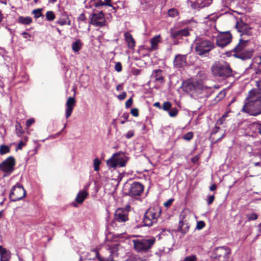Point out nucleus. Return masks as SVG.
Instances as JSON below:
<instances>
[{
  "mask_svg": "<svg viewBox=\"0 0 261 261\" xmlns=\"http://www.w3.org/2000/svg\"><path fill=\"white\" fill-rule=\"evenodd\" d=\"M242 111L252 116L260 114L261 92L258 91L257 89H252L249 91Z\"/></svg>",
  "mask_w": 261,
  "mask_h": 261,
  "instance_id": "1",
  "label": "nucleus"
},
{
  "mask_svg": "<svg viewBox=\"0 0 261 261\" xmlns=\"http://www.w3.org/2000/svg\"><path fill=\"white\" fill-rule=\"evenodd\" d=\"M211 72L214 76L221 77L223 79L232 75L231 68L229 65L225 62L215 63L211 67Z\"/></svg>",
  "mask_w": 261,
  "mask_h": 261,
  "instance_id": "2",
  "label": "nucleus"
},
{
  "mask_svg": "<svg viewBox=\"0 0 261 261\" xmlns=\"http://www.w3.org/2000/svg\"><path fill=\"white\" fill-rule=\"evenodd\" d=\"M195 45V52L199 56L204 55L215 48L213 41L204 38L196 40Z\"/></svg>",
  "mask_w": 261,
  "mask_h": 261,
  "instance_id": "3",
  "label": "nucleus"
},
{
  "mask_svg": "<svg viewBox=\"0 0 261 261\" xmlns=\"http://www.w3.org/2000/svg\"><path fill=\"white\" fill-rule=\"evenodd\" d=\"M161 212L160 208L158 206L149 208L144 216L143 222L144 225L151 226L156 223Z\"/></svg>",
  "mask_w": 261,
  "mask_h": 261,
  "instance_id": "4",
  "label": "nucleus"
},
{
  "mask_svg": "<svg viewBox=\"0 0 261 261\" xmlns=\"http://www.w3.org/2000/svg\"><path fill=\"white\" fill-rule=\"evenodd\" d=\"M155 242L154 238L149 239H137L133 241L134 247L138 252H145L150 249Z\"/></svg>",
  "mask_w": 261,
  "mask_h": 261,
  "instance_id": "5",
  "label": "nucleus"
},
{
  "mask_svg": "<svg viewBox=\"0 0 261 261\" xmlns=\"http://www.w3.org/2000/svg\"><path fill=\"white\" fill-rule=\"evenodd\" d=\"M231 250L226 246H220L215 248L213 251L212 259L213 261H228Z\"/></svg>",
  "mask_w": 261,
  "mask_h": 261,
  "instance_id": "6",
  "label": "nucleus"
},
{
  "mask_svg": "<svg viewBox=\"0 0 261 261\" xmlns=\"http://www.w3.org/2000/svg\"><path fill=\"white\" fill-rule=\"evenodd\" d=\"M25 195L26 192L23 187L19 184H17L11 190L9 197L11 201H17L24 197Z\"/></svg>",
  "mask_w": 261,
  "mask_h": 261,
  "instance_id": "7",
  "label": "nucleus"
},
{
  "mask_svg": "<svg viewBox=\"0 0 261 261\" xmlns=\"http://www.w3.org/2000/svg\"><path fill=\"white\" fill-rule=\"evenodd\" d=\"M128 212L126 209L119 208L116 210L114 214V219L112 225L117 223H123L128 220Z\"/></svg>",
  "mask_w": 261,
  "mask_h": 261,
  "instance_id": "8",
  "label": "nucleus"
},
{
  "mask_svg": "<svg viewBox=\"0 0 261 261\" xmlns=\"http://www.w3.org/2000/svg\"><path fill=\"white\" fill-rule=\"evenodd\" d=\"M109 168H115L117 166L124 167L125 161L118 153H114L113 156L107 161Z\"/></svg>",
  "mask_w": 261,
  "mask_h": 261,
  "instance_id": "9",
  "label": "nucleus"
},
{
  "mask_svg": "<svg viewBox=\"0 0 261 261\" xmlns=\"http://www.w3.org/2000/svg\"><path fill=\"white\" fill-rule=\"evenodd\" d=\"M90 23L97 27H102L106 25V21L102 12L93 13L90 17Z\"/></svg>",
  "mask_w": 261,
  "mask_h": 261,
  "instance_id": "10",
  "label": "nucleus"
},
{
  "mask_svg": "<svg viewBox=\"0 0 261 261\" xmlns=\"http://www.w3.org/2000/svg\"><path fill=\"white\" fill-rule=\"evenodd\" d=\"M232 39V36L229 32H225L219 34L216 38V44L221 47H224L228 45Z\"/></svg>",
  "mask_w": 261,
  "mask_h": 261,
  "instance_id": "11",
  "label": "nucleus"
},
{
  "mask_svg": "<svg viewBox=\"0 0 261 261\" xmlns=\"http://www.w3.org/2000/svg\"><path fill=\"white\" fill-rule=\"evenodd\" d=\"M15 160L13 157H9L0 164V169L7 173H11L14 170Z\"/></svg>",
  "mask_w": 261,
  "mask_h": 261,
  "instance_id": "12",
  "label": "nucleus"
},
{
  "mask_svg": "<svg viewBox=\"0 0 261 261\" xmlns=\"http://www.w3.org/2000/svg\"><path fill=\"white\" fill-rule=\"evenodd\" d=\"M236 27L238 31L241 33V36L247 35L250 36L252 35V28L248 24L243 22L242 21H238Z\"/></svg>",
  "mask_w": 261,
  "mask_h": 261,
  "instance_id": "13",
  "label": "nucleus"
},
{
  "mask_svg": "<svg viewBox=\"0 0 261 261\" xmlns=\"http://www.w3.org/2000/svg\"><path fill=\"white\" fill-rule=\"evenodd\" d=\"M76 100L74 97H69L66 102L65 114L66 118L69 117L73 111L74 107L75 106Z\"/></svg>",
  "mask_w": 261,
  "mask_h": 261,
  "instance_id": "14",
  "label": "nucleus"
},
{
  "mask_svg": "<svg viewBox=\"0 0 261 261\" xmlns=\"http://www.w3.org/2000/svg\"><path fill=\"white\" fill-rule=\"evenodd\" d=\"M143 191V186L139 182H134L130 186L129 194L132 196H138Z\"/></svg>",
  "mask_w": 261,
  "mask_h": 261,
  "instance_id": "15",
  "label": "nucleus"
},
{
  "mask_svg": "<svg viewBox=\"0 0 261 261\" xmlns=\"http://www.w3.org/2000/svg\"><path fill=\"white\" fill-rule=\"evenodd\" d=\"M185 90L187 92H193L194 90H202L203 86L202 84H199L196 82H187L184 86Z\"/></svg>",
  "mask_w": 261,
  "mask_h": 261,
  "instance_id": "16",
  "label": "nucleus"
},
{
  "mask_svg": "<svg viewBox=\"0 0 261 261\" xmlns=\"http://www.w3.org/2000/svg\"><path fill=\"white\" fill-rule=\"evenodd\" d=\"M186 64V57L185 55H177L174 60V66L177 68L183 67Z\"/></svg>",
  "mask_w": 261,
  "mask_h": 261,
  "instance_id": "17",
  "label": "nucleus"
},
{
  "mask_svg": "<svg viewBox=\"0 0 261 261\" xmlns=\"http://www.w3.org/2000/svg\"><path fill=\"white\" fill-rule=\"evenodd\" d=\"M189 34V30L188 29H184L171 32V37L173 38H178L184 36H188Z\"/></svg>",
  "mask_w": 261,
  "mask_h": 261,
  "instance_id": "18",
  "label": "nucleus"
},
{
  "mask_svg": "<svg viewBox=\"0 0 261 261\" xmlns=\"http://www.w3.org/2000/svg\"><path fill=\"white\" fill-rule=\"evenodd\" d=\"M162 71L160 69L153 71L151 77L156 82H158L160 83H163L164 78L162 74Z\"/></svg>",
  "mask_w": 261,
  "mask_h": 261,
  "instance_id": "19",
  "label": "nucleus"
},
{
  "mask_svg": "<svg viewBox=\"0 0 261 261\" xmlns=\"http://www.w3.org/2000/svg\"><path fill=\"white\" fill-rule=\"evenodd\" d=\"M125 41L127 43V46L129 48L133 49L135 46V41L133 38L132 35L129 32L124 33Z\"/></svg>",
  "mask_w": 261,
  "mask_h": 261,
  "instance_id": "20",
  "label": "nucleus"
},
{
  "mask_svg": "<svg viewBox=\"0 0 261 261\" xmlns=\"http://www.w3.org/2000/svg\"><path fill=\"white\" fill-rule=\"evenodd\" d=\"M247 43L248 40H245L243 39H240L239 43L233 49L234 51L237 54L241 53L247 46Z\"/></svg>",
  "mask_w": 261,
  "mask_h": 261,
  "instance_id": "21",
  "label": "nucleus"
},
{
  "mask_svg": "<svg viewBox=\"0 0 261 261\" xmlns=\"http://www.w3.org/2000/svg\"><path fill=\"white\" fill-rule=\"evenodd\" d=\"M253 50H250L248 51H241L237 55V57L243 60L250 59L253 55Z\"/></svg>",
  "mask_w": 261,
  "mask_h": 261,
  "instance_id": "22",
  "label": "nucleus"
},
{
  "mask_svg": "<svg viewBox=\"0 0 261 261\" xmlns=\"http://www.w3.org/2000/svg\"><path fill=\"white\" fill-rule=\"evenodd\" d=\"M161 39L160 35L155 36L151 38L150 40V49L153 50L158 49V44L161 42Z\"/></svg>",
  "mask_w": 261,
  "mask_h": 261,
  "instance_id": "23",
  "label": "nucleus"
},
{
  "mask_svg": "<svg viewBox=\"0 0 261 261\" xmlns=\"http://www.w3.org/2000/svg\"><path fill=\"white\" fill-rule=\"evenodd\" d=\"M88 195V193L86 191L83 190L80 191L76 196V201L79 203H82L86 198Z\"/></svg>",
  "mask_w": 261,
  "mask_h": 261,
  "instance_id": "24",
  "label": "nucleus"
},
{
  "mask_svg": "<svg viewBox=\"0 0 261 261\" xmlns=\"http://www.w3.org/2000/svg\"><path fill=\"white\" fill-rule=\"evenodd\" d=\"M57 23L61 25H64L66 24L70 25L71 24V21L70 20L67 15L64 14L62 15V17L58 19Z\"/></svg>",
  "mask_w": 261,
  "mask_h": 261,
  "instance_id": "25",
  "label": "nucleus"
},
{
  "mask_svg": "<svg viewBox=\"0 0 261 261\" xmlns=\"http://www.w3.org/2000/svg\"><path fill=\"white\" fill-rule=\"evenodd\" d=\"M17 21L22 24L28 25L32 22V19L30 17L20 16L18 18Z\"/></svg>",
  "mask_w": 261,
  "mask_h": 261,
  "instance_id": "26",
  "label": "nucleus"
},
{
  "mask_svg": "<svg viewBox=\"0 0 261 261\" xmlns=\"http://www.w3.org/2000/svg\"><path fill=\"white\" fill-rule=\"evenodd\" d=\"M119 244L118 243H116L111 245L109 246L108 250L110 251L111 256L113 257V255H115L117 253L119 249Z\"/></svg>",
  "mask_w": 261,
  "mask_h": 261,
  "instance_id": "27",
  "label": "nucleus"
},
{
  "mask_svg": "<svg viewBox=\"0 0 261 261\" xmlns=\"http://www.w3.org/2000/svg\"><path fill=\"white\" fill-rule=\"evenodd\" d=\"M82 45L81 41L79 39L77 40L72 44V49L74 51L77 52L81 49Z\"/></svg>",
  "mask_w": 261,
  "mask_h": 261,
  "instance_id": "28",
  "label": "nucleus"
},
{
  "mask_svg": "<svg viewBox=\"0 0 261 261\" xmlns=\"http://www.w3.org/2000/svg\"><path fill=\"white\" fill-rule=\"evenodd\" d=\"M94 251L96 253V257L99 261H115L111 255H110L108 258L102 257L100 256V254L97 251L94 250Z\"/></svg>",
  "mask_w": 261,
  "mask_h": 261,
  "instance_id": "29",
  "label": "nucleus"
},
{
  "mask_svg": "<svg viewBox=\"0 0 261 261\" xmlns=\"http://www.w3.org/2000/svg\"><path fill=\"white\" fill-rule=\"evenodd\" d=\"M101 162L98 158H95L93 161V167L95 171H98L99 169V166Z\"/></svg>",
  "mask_w": 261,
  "mask_h": 261,
  "instance_id": "30",
  "label": "nucleus"
},
{
  "mask_svg": "<svg viewBox=\"0 0 261 261\" xmlns=\"http://www.w3.org/2000/svg\"><path fill=\"white\" fill-rule=\"evenodd\" d=\"M11 257V253L8 251L6 253L1 256L0 261H9Z\"/></svg>",
  "mask_w": 261,
  "mask_h": 261,
  "instance_id": "31",
  "label": "nucleus"
},
{
  "mask_svg": "<svg viewBox=\"0 0 261 261\" xmlns=\"http://www.w3.org/2000/svg\"><path fill=\"white\" fill-rule=\"evenodd\" d=\"M46 17L47 20L53 21L55 18V15L53 11H47L46 13Z\"/></svg>",
  "mask_w": 261,
  "mask_h": 261,
  "instance_id": "32",
  "label": "nucleus"
},
{
  "mask_svg": "<svg viewBox=\"0 0 261 261\" xmlns=\"http://www.w3.org/2000/svg\"><path fill=\"white\" fill-rule=\"evenodd\" d=\"M10 151V148L8 146L2 145L0 147V154L3 155Z\"/></svg>",
  "mask_w": 261,
  "mask_h": 261,
  "instance_id": "33",
  "label": "nucleus"
},
{
  "mask_svg": "<svg viewBox=\"0 0 261 261\" xmlns=\"http://www.w3.org/2000/svg\"><path fill=\"white\" fill-rule=\"evenodd\" d=\"M42 9H37L33 10V13L34 14V16L35 18H39L41 16H43V14L41 13Z\"/></svg>",
  "mask_w": 261,
  "mask_h": 261,
  "instance_id": "34",
  "label": "nucleus"
},
{
  "mask_svg": "<svg viewBox=\"0 0 261 261\" xmlns=\"http://www.w3.org/2000/svg\"><path fill=\"white\" fill-rule=\"evenodd\" d=\"M126 261H144V259L138 255H133L130 256Z\"/></svg>",
  "mask_w": 261,
  "mask_h": 261,
  "instance_id": "35",
  "label": "nucleus"
},
{
  "mask_svg": "<svg viewBox=\"0 0 261 261\" xmlns=\"http://www.w3.org/2000/svg\"><path fill=\"white\" fill-rule=\"evenodd\" d=\"M16 130L17 132V134L19 136L20 135L22 134L24 132L22 129V127L20 123H17L15 125Z\"/></svg>",
  "mask_w": 261,
  "mask_h": 261,
  "instance_id": "36",
  "label": "nucleus"
},
{
  "mask_svg": "<svg viewBox=\"0 0 261 261\" xmlns=\"http://www.w3.org/2000/svg\"><path fill=\"white\" fill-rule=\"evenodd\" d=\"M193 137V133L189 132L183 136L182 138L186 141H190Z\"/></svg>",
  "mask_w": 261,
  "mask_h": 261,
  "instance_id": "37",
  "label": "nucleus"
},
{
  "mask_svg": "<svg viewBox=\"0 0 261 261\" xmlns=\"http://www.w3.org/2000/svg\"><path fill=\"white\" fill-rule=\"evenodd\" d=\"M171 107V103L169 101L165 102L162 106L163 109L164 111H169Z\"/></svg>",
  "mask_w": 261,
  "mask_h": 261,
  "instance_id": "38",
  "label": "nucleus"
},
{
  "mask_svg": "<svg viewBox=\"0 0 261 261\" xmlns=\"http://www.w3.org/2000/svg\"><path fill=\"white\" fill-rule=\"evenodd\" d=\"M178 111L176 108H172L169 110V115L171 117H175L177 115Z\"/></svg>",
  "mask_w": 261,
  "mask_h": 261,
  "instance_id": "39",
  "label": "nucleus"
},
{
  "mask_svg": "<svg viewBox=\"0 0 261 261\" xmlns=\"http://www.w3.org/2000/svg\"><path fill=\"white\" fill-rule=\"evenodd\" d=\"M247 218L249 220H255L257 219L258 216L254 213L247 215Z\"/></svg>",
  "mask_w": 261,
  "mask_h": 261,
  "instance_id": "40",
  "label": "nucleus"
},
{
  "mask_svg": "<svg viewBox=\"0 0 261 261\" xmlns=\"http://www.w3.org/2000/svg\"><path fill=\"white\" fill-rule=\"evenodd\" d=\"M177 11L175 9H171L168 11V15L171 17H174L177 15Z\"/></svg>",
  "mask_w": 261,
  "mask_h": 261,
  "instance_id": "41",
  "label": "nucleus"
},
{
  "mask_svg": "<svg viewBox=\"0 0 261 261\" xmlns=\"http://www.w3.org/2000/svg\"><path fill=\"white\" fill-rule=\"evenodd\" d=\"M196 256L194 255H192L186 257L184 261H196Z\"/></svg>",
  "mask_w": 261,
  "mask_h": 261,
  "instance_id": "42",
  "label": "nucleus"
},
{
  "mask_svg": "<svg viewBox=\"0 0 261 261\" xmlns=\"http://www.w3.org/2000/svg\"><path fill=\"white\" fill-rule=\"evenodd\" d=\"M205 226V223L202 221H198L197 223L196 228L197 229H201Z\"/></svg>",
  "mask_w": 261,
  "mask_h": 261,
  "instance_id": "43",
  "label": "nucleus"
},
{
  "mask_svg": "<svg viewBox=\"0 0 261 261\" xmlns=\"http://www.w3.org/2000/svg\"><path fill=\"white\" fill-rule=\"evenodd\" d=\"M115 69L117 72H120L122 70V65L120 62H117L116 63Z\"/></svg>",
  "mask_w": 261,
  "mask_h": 261,
  "instance_id": "44",
  "label": "nucleus"
},
{
  "mask_svg": "<svg viewBox=\"0 0 261 261\" xmlns=\"http://www.w3.org/2000/svg\"><path fill=\"white\" fill-rule=\"evenodd\" d=\"M131 114L137 117L139 115L138 110L137 108L132 109L130 111Z\"/></svg>",
  "mask_w": 261,
  "mask_h": 261,
  "instance_id": "45",
  "label": "nucleus"
},
{
  "mask_svg": "<svg viewBox=\"0 0 261 261\" xmlns=\"http://www.w3.org/2000/svg\"><path fill=\"white\" fill-rule=\"evenodd\" d=\"M35 122V120L34 118H31L30 119L27 120L26 122V126L28 128H29L33 123Z\"/></svg>",
  "mask_w": 261,
  "mask_h": 261,
  "instance_id": "46",
  "label": "nucleus"
},
{
  "mask_svg": "<svg viewBox=\"0 0 261 261\" xmlns=\"http://www.w3.org/2000/svg\"><path fill=\"white\" fill-rule=\"evenodd\" d=\"M214 199H215V197L214 195L209 196L207 197V204L208 205L212 204L213 202Z\"/></svg>",
  "mask_w": 261,
  "mask_h": 261,
  "instance_id": "47",
  "label": "nucleus"
},
{
  "mask_svg": "<svg viewBox=\"0 0 261 261\" xmlns=\"http://www.w3.org/2000/svg\"><path fill=\"white\" fill-rule=\"evenodd\" d=\"M134 135V132L133 130H129L126 134L125 137L127 139L132 138Z\"/></svg>",
  "mask_w": 261,
  "mask_h": 261,
  "instance_id": "48",
  "label": "nucleus"
},
{
  "mask_svg": "<svg viewBox=\"0 0 261 261\" xmlns=\"http://www.w3.org/2000/svg\"><path fill=\"white\" fill-rule=\"evenodd\" d=\"M8 250L4 248L2 246L0 245V256L6 253Z\"/></svg>",
  "mask_w": 261,
  "mask_h": 261,
  "instance_id": "49",
  "label": "nucleus"
},
{
  "mask_svg": "<svg viewBox=\"0 0 261 261\" xmlns=\"http://www.w3.org/2000/svg\"><path fill=\"white\" fill-rule=\"evenodd\" d=\"M121 117L123 118V120H122L121 121V123L124 124L128 119V114H123Z\"/></svg>",
  "mask_w": 261,
  "mask_h": 261,
  "instance_id": "50",
  "label": "nucleus"
},
{
  "mask_svg": "<svg viewBox=\"0 0 261 261\" xmlns=\"http://www.w3.org/2000/svg\"><path fill=\"white\" fill-rule=\"evenodd\" d=\"M133 103V100L132 99L130 98H129L125 102V107L126 108H129L130 107V106L132 105Z\"/></svg>",
  "mask_w": 261,
  "mask_h": 261,
  "instance_id": "51",
  "label": "nucleus"
},
{
  "mask_svg": "<svg viewBox=\"0 0 261 261\" xmlns=\"http://www.w3.org/2000/svg\"><path fill=\"white\" fill-rule=\"evenodd\" d=\"M78 20L85 21L86 20L85 15L84 13L81 14L78 17Z\"/></svg>",
  "mask_w": 261,
  "mask_h": 261,
  "instance_id": "52",
  "label": "nucleus"
},
{
  "mask_svg": "<svg viewBox=\"0 0 261 261\" xmlns=\"http://www.w3.org/2000/svg\"><path fill=\"white\" fill-rule=\"evenodd\" d=\"M126 96V94L125 92H123L120 95L118 96V98L120 100H123L124 99Z\"/></svg>",
  "mask_w": 261,
  "mask_h": 261,
  "instance_id": "53",
  "label": "nucleus"
},
{
  "mask_svg": "<svg viewBox=\"0 0 261 261\" xmlns=\"http://www.w3.org/2000/svg\"><path fill=\"white\" fill-rule=\"evenodd\" d=\"M225 120L221 117L219 119H218L217 121L216 125H220L222 124Z\"/></svg>",
  "mask_w": 261,
  "mask_h": 261,
  "instance_id": "54",
  "label": "nucleus"
},
{
  "mask_svg": "<svg viewBox=\"0 0 261 261\" xmlns=\"http://www.w3.org/2000/svg\"><path fill=\"white\" fill-rule=\"evenodd\" d=\"M112 0H105L104 1H103V2H105V5L106 6H110V7H112L114 9H115V7H113L111 4V2Z\"/></svg>",
  "mask_w": 261,
  "mask_h": 261,
  "instance_id": "55",
  "label": "nucleus"
},
{
  "mask_svg": "<svg viewBox=\"0 0 261 261\" xmlns=\"http://www.w3.org/2000/svg\"><path fill=\"white\" fill-rule=\"evenodd\" d=\"M220 129V127L219 126H216L212 132V136L215 135L217 133Z\"/></svg>",
  "mask_w": 261,
  "mask_h": 261,
  "instance_id": "56",
  "label": "nucleus"
},
{
  "mask_svg": "<svg viewBox=\"0 0 261 261\" xmlns=\"http://www.w3.org/2000/svg\"><path fill=\"white\" fill-rule=\"evenodd\" d=\"M256 85L258 88L257 89L258 91H259V90L261 91V79L256 81Z\"/></svg>",
  "mask_w": 261,
  "mask_h": 261,
  "instance_id": "57",
  "label": "nucleus"
},
{
  "mask_svg": "<svg viewBox=\"0 0 261 261\" xmlns=\"http://www.w3.org/2000/svg\"><path fill=\"white\" fill-rule=\"evenodd\" d=\"M173 199H169L167 202H166L165 203H164V205L166 206V207H168L170 205H171L172 202H173Z\"/></svg>",
  "mask_w": 261,
  "mask_h": 261,
  "instance_id": "58",
  "label": "nucleus"
},
{
  "mask_svg": "<svg viewBox=\"0 0 261 261\" xmlns=\"http://www.w3.org/2000/svg\"><path fill=\"white\" fill-rule=\"evenodd\" d=\"M22 35L23 38H24L25 39H30L31 37L29 33H26V32L22 33Z\"/></svg>",
  "mask_w": 261,
  "mask_h": 261,
  "instance_id": "59",
  "label": "nucleus"
},
{
  "mask_svg": "<svg viewBox=\"0 0 261 261\" xmlns=\"http://www.w3.org/2000/svg\"><path fill=\"white\" fill-rule=\"evenodd\" d=\"M97 6H105V2H103L101 0H98L97 1Z\"/></svg>",
  "mask_w": 261,
  "mask_h": 261,
  "instance_id": "60",
  "label": "nucleus"
},
{
  "mask_svg": "<svg viewBox=\"0 0 261 261\" xmlns=\"http://www.w3.org/2000/svg\"><path fill=\"white\" fill-rule=\"evenodd\" d=\"M216 188L217 186L215 184H213L210 187V190L211 191H214L216 189Z\"/></svg>",
  "mask_w": 261,
  "mask_h": 261,
  "instance_id": "61",
  "label": "nucleus"
},
{
  "mask_svg": "<svg viewBox=\"0 0 261 261\" xmlns=\"http://www.w3.org/2000/svg\"><path fill=\"white\" fill-rule=\"evenodd\" d=\"M225 136V133H224L221 135V136L220 138H218V139H217L216 142H218V141H219L221 140L222 138H223Z\"/></svg>",
  "mask_w": 261,
  "mask_h": 261,
  "instance_id": "62",
  "label": "nucleus"
},
{
  "mask_svg": "<svg viewBox=\"0 0 261 261\" xmlns=\"http://www.w3.org/2000/svg\"><path fill=\"white\" fill-rule=\"evenodd\" d=\"M219 96L221 97V98H222V97H224V96H225V93L224 92H220L219 94Z\"/></svg>",
  "mask_w": 261,
  "mask_h": 261,
  "instance_id": "63",
  "label": "nucleus"
},
{
  "mask_svg": "<svg viewBox=\"0 0 261 261\" xmlns=\"http://www.w3.org/2000/svg\"><path fill=\"white\" fill-rule=\"evenodd\" d=\"M228 112H225L223 114V115L222 116V117L225 120L226 118L228 116Z\"/></svg>",
  "mask_w": 261,
  "mask_h": 261,
  "instance_id": "64",
  "label": "nucleus"
}]
</instances>
